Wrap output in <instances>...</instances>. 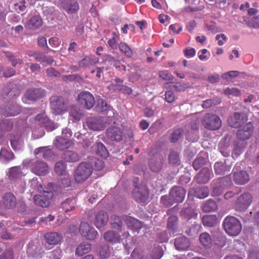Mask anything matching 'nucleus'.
Listing matches in <instances>:
<instances>
[{
  "label": "nucleus",
  "mask_w": 259,
  "mask_h": 259,
  "mask_svg": "<svg viewBox=\"0 0 259 259\" xmlns=\"http://www.w3.org/2000/svg\"><path fill=\"white\" fill-rule=\"evenodd\" d=\"M36 123L41 126L38 129H33L32 136L34 139H38L45 135L42 126L46 127L49 131H52L55 128L54 123L49 120L45 113L37 115L35 117Z\"/></svg>",
  "instance_id": "f257e3e1"
},
{
  "label": "nucleus",
  "mask_w": 259,
  "mask_h": 259,
  "mask_svg": "<svg viewBox=\"0 0 259 259\" xmlns=\"http://www.w3.org/2000/svg\"><path fill=\"white\" fill-rule=\"evenodd\" d=\"M30 171L38 176H44L50 171L48 165L41 160H29L26 163Z\"/></svg>",
  "instance_id": "f03ea898"
},
{
  "label": "nucleus",
  "mask_w": 259,
  "mask_h": 259,
  "mask_svg": "<svg viewBox=\"0 0 259 259\" xmlns=\"http://www.w3.org/2000/svg\"><path fill=\"white\" fill-rule=\"evenodd\" d=\"M93 171L92 166L86 162L80 163L74 172V179L77 183H81L87 180Z\"/></svg>",
  "instance_id": "7ed1b4c3"
},
{
  "label": "nucleus",
  "mask_w": 259,
  "mask_h": 259,
  "mask_svg": "<svg viewBox=\"0 0 259 259\" xmlns=\"http://www.w3.org/2000/svg\"><path fill=\"white\" fill-rule=\"evenodd\" d=\"M253 197L249 193H244L238 197L234 202L235 209L239 211H244L252 202Z\"/></svg>",
  "instance_id": "20e7f679"
},
{
  "label": "nucleus",
  "mask_w": 259,
  "mask_h": 259,
  "mask_svg": "<svg viewBox=\"0 0 259 259\" xmlns=\"http://www.w3.org/2000/svg\"><path fill=\"white\" fill-rule=\"evenodd\" d=\"M201 122L205 128L210 130H217L221 125L220 118L213 114H206L201 120Z\"/></svg>",
  "instance_id": "39448f33"
},
{
  "label": "nucleus",
  "mask_w": 259,
  "mask_h": 259,
  "mask_svg": "<svg viewBox=\"0 0 259 259\" xmlns=\"http://www.w3.org/2000/svg\"><path fill=\"white\" fill-rule=\"evenodd\" d=\"M51 107L55 115H61L66 112L67 107L62 97H53L51 99Z\"/></svg>",
  "instance_id": "423d86ee"
},
{
  "label": "nucleus",
  "mask_w": 259,
  "mask_h": 259,
  "mask_svg": "<svg viewBox=\"0 0 259 259\" xmlns=\"http://www.w3.org/2000/svg\"><path fill=\"white\" fill-rule=\"evenodd\" d=\"M44 96L45 91L44 90L30 89L26 91L22 98V101L24 103L29 104Z\"/></svg>",
  "instance_id": "0eeeda50"
},
{
  "label": "nucleus",
  "mask_w": 259,
  "mask_h": 259,
  "mask_svg": "<svg viewBox=\"0 0 259 259\" xmlns=\"http://www.w3.org/2000/svg\"><path fill=\"white\" fill-rule=\"evenodd\" d=\"M84 126L94 131L103 130L106 127L105 118L103 117H90L87 119Z\"/></svg>",
  "instance_id": "6e6552de"
},
{
  "label": "nucleus",
  "mask_w": 259,
  "mask_h": 259,
  "mask_svg": "<svg viewBox=\"0 0 259 259\" xmlns=\"http://www.w3.org/2000/svg\"><path fill=\"white\" fill-rule=\"evenodd\" d=\"M78 102L84 108L91 109L95 103L94 96L89 92H82L78 95Z\"/></svg>",
  "instance_id": "1a4fd4ad"
},
{
  "label": "nucleus",
  "mask_w": 259,
  "mask_h": 259,
  "mask_svg": "<svg viewBox=\"0 0 259 259\" xmlns=\"http://www.w3.org/2000/svg\"><path fill=\"white\" fill-rule=\"evenodd\" d=\"M254 127L251 122H248L238 130L236 137L240 141H245L250 138L253 134Z\"/></svg>",
  "instance_id": "9d476101"
},
{
  "label": "nucleus",
  "mask_w": 259,
  "mask_h": 259,
  "mask_svg": "<svg viewBox=\"0 0 259 259\" xmlns=\"http://www.w3.org/2000/svg\"><path fill=\"white\" fill-rule=\"evenodd\" d=\"M241 229V223L237 219L228 216V235L236 236L239 234Z\"/></svg>",
  "instance_id": "9b49d317"
},
{
  "label": "nucleus",
  "mask_w": 259,
  "mask_h": 259,
  "mask_svg": "<svg viewBox=\"0 0 259 259\" xmlns=\"http://www.w3.org/2000/svg\"><path fill=\"white\" fill-rule=\"evenodd\" d=\"M79 232L84 237L89 240H94L98 235V232L88 223L81 222L80 223Z\"/></svg>",
  "instance_id": "f8f14e48"
},
{
  "label": "nucleus",
  "mask_w": 259,
  "mask_h": 259,
  "mask_svg": "<svg viewBox=\"0 0 259 259\" xmlns=\"http://www.w3.org/2000/svg\"><path fill=\"white\" fill-rule=\"evenodd\" d=\"M133 196L137 201L145 203L148 200L149 192L144 186L139 187L136 186L133 192Z\"/></svg>",
  "instance_id": "ddd939ff"
},
{
  "label": "nucleus",
  "mask_w": 259,
  "mask_h": 259,
  "mask_svg": "<svg viewBox=\"0 0 259 259\" xmlns=\"http://www.w3.org/2000/svg\"><path fill=\"white\" fill-rule=\"evenodd\" d=\"M43 194L36 195L34 197V203L42 207L48 206L50 203V199L53 197V194L51 192L42 191Z\"/></svg>",
  "instance_id": "4468645a"
},
{
  "label": "nucleus",
  "mask_w": 259,
  "mask_h": 259,
  "mask_svg": "<svg viewBox=\"0 0 259 259\" xmlns=\"http://www.w3.org/2000/svg\"><path fill=\"white\" fill-rule=\"evenodd\" d=\"M209 195V190L206 186H198L193 188L190 190L188 193V197L195 196L198 198L203 199Z\"/></svg>",
  "instance_id": "2eb2a0df"
},
{
  "label": "nucleus",
  "mask_w": 259,
  "mask_h": 259,
  "mask_svg": "<svg viewBox=\"0 0 259 259\" xmlns=\"http://www.w3.org/2000/svg\"><path fill=\"white\" fill-rule=\"evenodd\" d=\"M186 194V191L181 187H174L170 191V196L172 201L176 203L183 201Z\"/></svg>",
  "instance_id": "dca6fc26"
},
{
  "label": "nucleus",
  "mask_w": 259,
  "mask_h": 259,
  "mask_svg": "<svg viewBox=\"0 0 259 259\" xmlns=\"http://www.w3.org/2000/svg\"><path fill=\"white\" fill-rule=\"evenodd\" d=\"M24 137L18 133L12 136L10 139V143L14 150L19 151L23 148L24 145Z\"/></svg>",
  "instance_id": "f3484780"
},
{
  "label": "nucleus",
  "mask_w": 259,
  "mask_h": 259,
  "mask_svg": "<svg viewBox=\"0 0 259 259\" xmlns=\"http://www.w3.org/2000/svg\"><path fill=\"white\" fill-rule=\"evenodd\" d=\"M54 145L58 149L63 150L73 147L74 144L72 140L63 137H57L54 141Z\"/></svg>",
  "instance_id": "a211bd4d"
},
{
  "label": "nucleus",
  "mask_w": 259,
  "mask_h": 259,
  "mask_svg": "<svg viewBox=\"0 0 259 259\" xmlns=\"http://www.w3.org/2000/svg\"><path fill=\"white\" fill-rule=\"evenodd\" d=\"M2 204L5 208H13L16 205V198L14 195L10 192L5 193L2 197Z\"/></svg>",
  "instance_id": "6ab92c4d"
},
{
  "label": "nucleus",
  "mask_w": 259,
  "mask_h": 259,
  "mask_svg": "<svg viewBox=\"0 0 259 259\" xmlns=\"http://www.w3.org/2000/svg\"><path fill=\"white\" fill-rule=\"evenodd\" d=\"M108 221V215L107 213L103 210H101L95 214L94 224L95 226L99 229L105 226Z\"/></svg>",
  "instance_id": "aec40b11"
},
{
  "label": "nucleus",
  "mask_w": 259,
  "mask_h": 259,
  "mask_svg": "<svg viewBox=\"0 0 259 259\" xmlns=\"http://www.w3.org/2000/svg\"><path fill=\"white\" fill-rule=\"evenodd\" d=\"M123 219L127 227L135 230L137 233L143 228L142 222L133 217L125 216Z\"/></svg>",
  "instance_id": "412c9836"
},
{
  "label": "nucleus",
  "mask_w": 259,
  "mask_h": 259,
  "mask_svg": "<svg viewBox=\"0 0 259 259\" xmlns=\"http://www.w3.org/2000/svg\"><path fill=\"white\" fill-rule=\"evenodd\" d=\"M233 179L235 183L238 185H244L250 180L249 174L244 170L234 172Z\"/></svg>",
  "instance_id": "4be33fe9"
},
{
  "label": "nucleus",
  "mask_w": 259,
  "mask_h": 259,
  "mask_svg": "<svg viewBox=\"0 0 259 259\" xmlns=\"http://www.w3.org/2000/svg\"><path fill=\"white\" fill-rule=\"evenodd\" d=\"M212 176L211 171L208 168L204 167L196 176L195 180L198 183H206L210 180Z\"/></svg>",
  "instance_id": "5701e85b"
},
{
  "label": "nucleus",
  "mask_w": 259,
  "mask_h": 259,
  "mask_svg": "<svg viewBox=\"0 0 259 259\" xmlns=\"http://www.w3.org/2000/svg\"><path fill=\"white\" fill-rule=\"evenodd\" d=\"M34 154L37 157H42L45 159H50L53 155V152L49 147H41L34 150Z\"/></svg>",
  "instance_id": "b1692460"
},
{
  "label": "nucleus",
  "mask_w": 259,
  "mask_h": 259,
  "mask_svg": "<svg viewBox=\"0 0 259 259\" xmlns=\"http://www.w3.org/2000/svg\"><path fill=\"white\" fill-rule=\"evenodd\" d=\"M244 122V119L241 117V114L236 112L230 116L228 120V124L231 127L237 128Z\"/></svg>",
  "instance_id": "393cba45"
},
{
  "label": "nucleus",
  "mask_w": 259,
  "mask_h": 259,
  "mask_svg": "<svg viewBox=\"0 0 259 259\" xmlns=\"http://www.w3.org/2000/svg\"><path fill=\"white\" fill-rule=\"evenodd\" d=\"M99 62V59L95 56L90 55L87 56L79 61L78 62V67L80 68H86L93 65Z\"/></svg>",
  "instance_id": "a878e982"
},
{
  "label": "nucleus",
  "mask_w": 259,
  "mask_h": 259,
  "mask_svg": "<svg viewBox=\"0 0 259 259\" xmlns=\"http://www.w3.org/2000/svg\"><path fill=\"white\" fill-rule=\"evenodd\" d=\"M20 111V107L16 104H13L8 107L5 110H1V113L6 116H14L18 115Z\"/></svg>",
  "instance_id": "bb28decb"
},
{
  "label": "nucleus",
  "mask_w": 259,
  "mask_h": 259,
  "mask_svg": "<svg viewBox=\"0 0 259 259\" xmlns=\"http://www.w3.org/2000/svg\"><path fill=\"white\" fill-rule=\"evenodd\" d=\"M189 245L190 242L185 237H180L175 239V246L178 250H187Z\"/></svg>",
  "instance_id": "cd10ccee"
},
{
  "label": "nucleus",
  "mask_w": 259,
  "mask_h": 259,
  "mask_svg": "<svg viewBox=\"0 0 259 259\" xmlns=\"http://www.w3.org/2000/svg\"><path fill=\"white\" fill-rule=\"evenodd\" d=\"M108 137L112 141H119L122 139V133L118 127L109 128L107 130Z\"/></svg>",
  "instance_id": "c85d7f7f"
},
{
  "label": "nucleus",
  "mask_w": 259,
  "mask_h": 259,
  "mask_svg": "<svg viewBox=\"0 0 259 259\" xmlns=\"http://www.w3.org/2000/svg\"><path fill=\"white\" fill-rule=\"evenodd\" d=\"M93 150L95 151L96 154L104 158H106L108 156V152L106 148L101 142L96 143L93 147Z\"/></svg>",
  "instance_id": "c756f323"
},
{
  "label": "nucleus",
  "mask_w": 259,
  "mask_h": 259,
  "mask_svg": "<svg viewBox=\"0 0 259 259\" xmlns=\"http://www.w3.org/2000/svg\"><path fill=\"white\" fill-rule=\"evenodd\" d=\"M65 5L63 6L64 9L69 14L76 12L79 9V5L74 0H65Z\"/></svg>",
  "instance_id": "7c9ffc66"
},
{
  "label": "nucleus",
  "mask_w": 259,
  "mask_h": 259,
  "mask_svg": "<svg viewBox=\"0 0 259 259\" xmlns=\"http://www.w3.org/2000/svg\"><path fill=\"white\" fill-rule=\"evenodd\" d=\"M45 238L49 244L54 245L61 241L62 236L57 232H50L45 234Z\"/></svg>",
  "instance_id": "2f4dec72"
},
{
  "label": "nucleus",
  "mask_w": 259,
  "mask_h": 259,
  "mask_svg": "<svg viewBox=\"0 0 259 259\" xmlns=\"http://www.w3.org/2000/svg\"><path fill=\"white\" fill-rule=\"evenodd\" d=\"M22 169L18 166H15L11 168L8 173V176L11 180L16 179L24 176Z\"/></svg>",
  "instance_id": "473e14b6"
},
{
  "label": "nucleus",
  "mask_w": 259,
  "mask_h": 259,
  "mask_svg": "<svg viewBox=\"0 0 259 259\" xmlns=\"http://www.w3.org/2000/svg\"><path fill=\"white\" fill-rule=\"evenodd\" d=\"M104 238L106 241L112 243L119 242L121 240L119 235L115 233L112 231H109L106 232L104 235Z\"/></svg>",
  "instance_id": "72a5a7b5"
},
{
  "label": "nucleus",
  "mask_w": 259,
  "mask_h": 259,
  "mask_svg": "<svg viewBox=\"0 0 259 259\" xmlns=\"http://www.w3.org/2000/svg\"><path fill=\"white\" fill-rule=\"evenodd\" d=\"M14 158V154L5 148H2L0 152V161L3 163L7 162Z\"/></svg>",
  "instance_id": "f704fd0d"
},
{
  "label": "nucleus",
  "mask_w": 259,
  "mask_h": 259,
  "mask_svg": "<svg viewBox=\"0 0 259 259\" xmlns=\"http://www.w3.org/2000/svg\"><path fill=\"white\" fill-rule=\"evenodd\" d=\"M91 250V245L88 243L80 244L76 248L75 254L78 256H82L83 254L89 252Z\"/></svg>",
  "instance_id": "c9c22d12"
},
{
  "label": "nucleus",
  "mask_w": 259,
  "mask_h": 259,
  "mask_svg": "<svg viewBox=\"0 0 259 259\" xmlns=\"http://www.w3.org/2000/svg\"><path fill=\"white\" fill-rule=\"evenodd\" d=\"M202 222L204 226L212 227L218 223V218L215 215H206L203 217Z\"/></svg>",
  "instance_id": "e433bc0d"
},
{
  "label": "nucleus",
  "mask_w": 259,
  "mask_h": 259,
  "mask_svg": "<svg viewBox=\"0 0 259 259\" xmlns=\"http://www.w3.org/2000/svg\"><path fill=\"white\" fill-rule=\"evenodd\" d=\"M63 158L68 162H76L80 159V156L76 152L69 150L64 153Z\"/></svg>",
  "instance_id": "4c0bfd02"
},
{
  "label": "nucleus",
  "mask_w": 259,
  "mask_h": 259,
  "mask_svg": "<svg viewBox=\"0 0 259 259\" xmlns=\"http://www.w3.org/2000/svg\"><path fill=\"white\" fill-rule=\"evenodd\" d=\"M27 25L30 29H36L42 25V19L39 15H35L30 19Z\"/></svg>",
  "instance_id": "58836bf2"
},
{
  "label": "nucleus",
  "mask_w": 259,
  "mask_h": 259,
  "mask_svg": "<svg viewBox=\"0 0 259 259\" xmlns=\"http://www.w3.org/2000/svg\"><path fill=\"white\" fill-rule=\"evenodd\" d=\"M177 217L175 215L170 216L168 219L167 228L173 234L177 232Z\"/></svg>",
  "instance_id": "ea45409f"
},
{
  "label": "nucleus",
  "mask_w": 259,
  "mask_h": 259,
  "mask_svg": "<svg viewBox=\"0 0 259 259\" xmlns=\"http://www.w3.org/2000/svg\"><path fill=\"white\" fill-rule=\"evenodd\" d=\"M76 200L74 198L66 199L62 204L65 212H68L74 208Z\"/></svg>",
  "instance_id": "a19ab883"
},
{
  "label": "nucleus",
  "mask_w": 259,
  "mask_h": 259,
  "mask_svg": "<svg viewBox=\"0 0 259 259\" xmlns=\"http://www.w3.org/2000/svg\"><path fill=\"white\" fill-rule=\"evenodd\" d=\"M66 165L62 161H59L56 163L54 170L56 174L61 176L67 174L66 170Z\"/></svg>",
  "instance_id": "79ce46f5"
},
{
  "label": "nucleus",
  "mask_w": 259,
  "mask_h": 259,
  "mask_svg": "<svg viewBox=\"0 0 259 259\" xmlns=\"http://www.w3.org/2000/svg\"><path fill=\"white\" fill-rule=\"evenodd\" d=\"M214 169L217 175H223L227 169L226 160L216 162L214 165Z\"/></svg>",
  "instance_id": "37998d69"
},
{
  "label": "nucleus",
  "mask_w": 259,
  "mask_h": 259,
  "mask_svg": "<svg viewBox=\"0 0 259 259\" xmlns=\"http://www.w3.org/2000/svg\"><path fill=\"white\" fill-rule=\"evenodd\" d=\"M69 115L74 120H79L82 117V113L77 106L73 105L71 107Z\"/></svg>",
  "instance_id": "c03bdc74"
},
{
  "label": "nucleus",
  "mask_w": 259,
  "mask_h": 259,
  "mask_svg": "<svg viewBox=\"0 0 259 259\" xmlns=\"http://www.w3.org/2000/svg\"><path fill=\"white\" fill-rule=\"evenodd\" d=\"M200 243L205 247H209L212 243V240L210 235L207 233H202L199 237Z\"/></svg>",
  "instance_id": "a18cd8bd"
},
{
  "label": "nucleus",
  "mask_w": 259,
  "mask_h": 259,
  "mask_svg": "<svg viewBox=\"0 0 259 259\" xmlns=\"http://www.w3.org/2000/svg\"><path fill=\"white\" fill-rule=\"evenodd\" d=\"M120 51L124 53L127 57H131L133 51L130 47L124 42H120L118 46Z\"/></svg>",
  "instance_id": "49530a36"
},
{
  "label": "nucleus",
  "mask_w": 259,
  "mask_h": 259,
  "mask_svg": "<svg viewBox=\"0 0 259 259\" xmlns=\"http://www.w3.org/2000/svg\"><path fill=\"white\" fill-rule=\"evenodd\" d=\"M217 204L212 200H207L203 205L202 209L204 212H210L215 209Z\"/></svg>",
  "instance_id": "de8ad7c7"
},
{
  "label": "nucleus",
  "mask_w": 259,
  "mask_h": 259,
  "mask_svg": "<svg viewBox=\"0 0 259 259\" xmlns=\"http://www.w3.org/2000/svg\"><path fill=\"white\" fill-rule=\"evenodd\" d=\"M110 250L108 245H104L99 250L98 254L102 258L108 257L110 255Z\"/></svg>",
  "instance_id": "09e8293b"
},
{
  "label": "nucleus",
  "mask_w": 259,
  "mask_h": 259,
  "mask_svg": "<svg viewBox=\"0 0 259 259\" xmlns=\"http://www.w3.org/2000/svg\"><path fill=\"white\" fill-rule=\"evenodd\" d=\"M205 162V158L203 157L199 156L194 161L193 163V166L195 170H197L202 166L204 165Z\"/></svg>",
  "instance_id": "8fccbe9b"
},
{
  "label": "nucleus",
  "mask_w": 259,
  "mask_h": 259,
  "mask_svg": "<svg viewBox=\"0 0 259 259\" xmlns=\"http://www.w3.org/2000/svg\"><path fill=\"white\" fill-rule=\"evenodd\" d=\"M201 226L198 224H194L192 227L186 231V233L190 236H195L200 231Z\"/></svg>",
  "instance_id": "3c124183"
},
{
  "label": "nucleus",
  "mask_w": 259,
  "mask_h": 259,
  "mask_svg": "<svg viewBox=\"0 0 259 259\" xmlns=\"http://www.w3.org/2000/svg\"><path fill=\"white\" fill-rule=\"evenodd\" d=\"M30 186L34 189L37 190L38 191L41 192L44 191V188L41 184H38L37 178H34L32 179L30 182Z\"/></svg>",
  "instance_id": "603ef678"
},
{
  "label": "nucleus",
  "mask_w": 259,
  "mask_h": 259,
  "mask_svg": "<svg viewBox=\"0 0 259 259\" xmlns=\"http://www.w3.org/2000/svg\"><path fill=\"white\" fill-rule=\"evenodd\" d=\"M112 222V227L114 228L119 229L122 225L121 221L120 218L116 215H113L111 218Z\"/></svg>",
  "instance_id": "864d4df0"
},
{
  "label": "nucleus",
  "mask_w": 259,
  "mask_h": 259,
  "mask_svg": "<svg viewBox=\"0 0 259 259\" xmlns=\"http://www.w3.org/2000/svg\"><path fill=\"white\" fill-rule=\"evenodd\" d=\"M97 106L101 111L109 110L110 108V106L103 99L98 100Z\"/></svg>",
  "instance_id": "5fc2aeb1"
},
{
  "label": "nucleus",
  "mask_w": 259,
  "mask_h": 259,
  "mask_svg": "<svg viewBox=\"0 0 259 259\" xmlns=\"http://www.w3.org/2000/svg\"><path fill=\"white\" fill-rule=\"evenodd\" d=\"M61 178V186L63 187H68L71 185V180L69 176L66 174L64 175Z\"/></svg>",
  "instance_id": "6e6d98bb"
},
{
  "label": "nucleus",
  "mask_w": 259,
  "mask_h": 259,
  "mask_svg": "<svg viewBox=\"0 0 259 259\" xmlns=\"http://www.w3.org/2000/svg\"><path fill=\"white\" fill-rule=\"evenodd\" d=\"M169 160L171 164H178L179 162V157L178 153L175 151L171 152L169 156Z\"/></svg>",
  "instance_id": "4d7b16f0"
},
{
  "label": "nucleus",
  "mask_w": 259,
  "mask_h": 259,
  "mask_svg": "<svg viewBox=\"0 0 259 259\" xmlns=\"http://www.w3.org/2000/svg\"><path fill=\"white\" fill-rule=\"evenodd\" d=\"M182 130L178 129L171 135L170 141L172 143L177 142L182 135Z\"/></svg>",
  "instance_id": "13d9d810"
},
{
  "label": "nucleus",
  "mask_w": 259,
  "mask_h": 259,
  "mask_svg": "<svg viewBox=\"0 0 259 259\" xmlns=\"http://www.w3.org/2000/svg\"><path fill=\"white\" fill-rule=\"evenodd\" d=\"M161 201L166 206H171L174 203V201H172L171 197L170 196V194H169V196H162L161 197Z\"/></svg>",
  "instance_id": "bf43d9fd"
},
{
  "label": "nucleus",
  "mask_w": 259,
  "mask_h": 259,
  "mask_svg": "<svg viewBox=\"0 0 259 259\" xmlns=\"http://www.w3.org/2000/svg\"><path fill=\"white\" fill-rule=\"evenodd\" d=\"M159 76L163 80L169 81L173 78L172 75L169 73L167 71H161L159 72Z\"/></svg>",
  "instance_id": "052dcab7"
},
{
  "label": "nucleus",
  "mask_w": 259,
  "mask_h": 259,
  "mask_svg": "<svg viewBox=\"0 0 259 259\" xmlns=\"http://www.w3.org/2000/svg\"><path fill=\"white\" fill-rule=\"evenodd\" d=\"M26 3L25 0L21 1L19 4L15 5L16 10L19 13L25 11L27 7Z\"/></svg>",
  "instance_id": "680f3d73"
},
{
  "label": "nucleus",
  "mask_w": 259,
  "mask_h": 259,
  "mask_svg": "<svg viewBox=\"0 0 259 259\" xmlns=\"http://www.w3.org/2000/svg\"><path fill=\"white\" fill-rule=\"evenodd\" d=\"M169 29L173 33L179 34L182 30V26L179 24H171L169 26Z\"/></svg>",
  "instance_id": "e2e57ef3"
},
{
  "label": "nucleus",
  "mask_w": 259,
  "mask_h": 259,
  "mask_svg": "<svg viewBox=\"0 0 259 259\" xmlns=\"http://www.w3.org/2000/svg\"><path fill=\"white\" fill-rule=\"evenodd\" d=\"M165 99L168 103H172L175 100V97L172 92L171 91H167L165 94Z\"/></svg>",
  "instance_id": "0e129e2a"
},
{
  "label": "nucleus",
  "mask_w": 259,
  "mask_h": 259,
  "mask_svg": "<svg viewBox=\"0 0 259 259\" xmlns=\"http://www.w3.org/2000/svg\"><path fill=\"white\" fill-rule=\"evenodd\" d=\"M184 213L185 214V217L188 219L190 218H196L197 214L193 212V210L190 208H187L184 210Z\"/></svg>",
  "instance_id": "69168bd1"
},
{
  "label": "nucleus",
  "mask_w": 259,
  "mask_h": 259,
  "mask_svg": "<svg viewBox=\"0 0 259 259\" xmlns=\"http://www.w3.org/2000/svg\"><path fill=\"white\" fill-rule=\"evenodd\" d=\"M248 259H259V251L253 249L249 250Z\"/></svg>",
  "instance_id": "338daca9"
},
{
  "label": "nucleus",
  "mask_w": 259,
  "mask_h": 259,
  "mask_svg": "<svg viewBox=\"0 0 259 259\" xmlns=\"http://www.w3.org/2000/svg\"><path fill=\"white\" fill-rule=\"evenodd\" d=\"M1 259H14L13 251L11 249L6 251L2 254Z\"/></svg>",
  "instance_id": "774afa93"
}]
</instances>
